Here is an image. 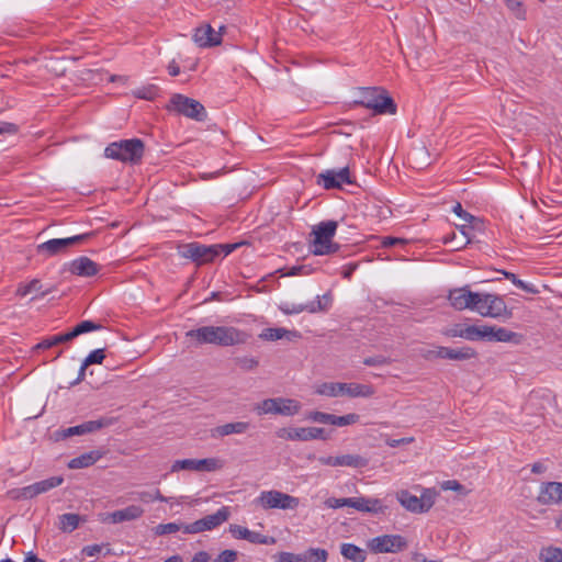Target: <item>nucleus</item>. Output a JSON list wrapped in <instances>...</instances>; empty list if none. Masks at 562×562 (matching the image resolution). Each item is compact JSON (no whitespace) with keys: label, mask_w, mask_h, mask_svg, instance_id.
<instances>
[{"label":"nucleus","mask_w":562,"mask_h":562,"mask_svg":"<svg viewBox=\"0 0 562 562\" xmlns=\"http://www.w3.org/2000/svg\"><path fill=\"white\" fill-rule=\"evenodd\" d=\"M229 532L235 539L247 540L254 544H274L276 539L273 537L265 536L256 531H251L246 527L239 525H231Z\"/></svg>","instance_id":"4be33fe9"},{"label":"nucleus","mask_w":562,"mask_h":562,"mask_svg":"<svg viewBox=\"0 0 562 562\" xmlns=\"http://www.w3.org/2000/svg\"><path fill=\"white\" fill-rule=\"evenodd\" d=\"M255 504L260 506L262 509H295L300 499L292 495L282 493L277 490L262 491L259 496L255 499Z\"/></svg>","instance_id":"423d86ee"},{"label":"nucleus","mask_w":562,"mask_h":562,"mask_svg":"<svg viewBox=\"0 0 562 562\" xmlns=\"http://www.w3.org/2000/svg\"><path fill=\"white\" fill-rule=\"evenodd\" d=\"M522 336L505 327L485 325V340L497 342L520 344Z\"/></svg>","instance_id":"5701e85b"},{"label":"nucleus","mask_w":562,"mask_h":562,"mask_svg":"<svg viewBox=\"0 0 562 562\" xmlns=\"http://www.w3.org/2000/svg\"><path fill=\"white\" fill-rule=\"evenodd\" d=\"M57 346L56 345V341H55V337L54 336H49V337H46L44 339H42L35 347L34 349L35 350H46V349H49V348H53Z\"/></svg>","instance_id":"69168bd1"},{"label":"nucleus","mask_w":562,"mask_h":562,"mask_svg":"<svg viewBox=\"0 0 562 562\" xmlns=\"http://www.w3.org/2000/svg\"><path fill=\"white\" fill-rule=\"evenodd\" d=\"M231 512L229 507L223 506L216 513L212 515H207L201 519H198L191 524H187L183 526L184 533H200L207 530H213L216 527L221 526L223 522L227 521L229 518Z\"/></svg>","instance_id":"1a4fd4ad"},{"label":"nucleus","mask_w":562,"mask_h":562,"mask_svg":"<svg viewBox=\"0 0 562 562\" xmlns=\"http://www.w3.org/2000/svg\"><path fill=\"white\" fill-rule=\"evenodd\" d=\"M235 364L243 371L249 372L259 366V359L251 356H240L234 359Z\"/></svg>","instance_id":"58836bf2"},{"label":"nucleus","mask_w":562,"mask_h":562,"mask_svg":"<svg viewBox=\"0 0 562 562\" xmlns=\"http://www.w3.org/2000/svg\"><path fill=\"white\" fill-rule=\"evenodd\" d=\"M406 243H407L406 239H403L400 237H392V236L383 237V239L381 241L383 247H393L396 245H405Z\"/></svg>","instance_id":"0e129e2a"},{"label":"nucleus","mask_w":562,"mask_h":562,"mask_svg":"<svg viewBox=\"0 0 562 562\" xmlns=\"http://www.w3.org/2000/svg\"><path fill=\"white\" fill-rule=\"evenodd\" d=\"M464 339L470 341L485 340V325H468L465 326Z\"/></svg>","instance_id":"c03bdc74"},{"label":"nucleus","mask_w":562,"mask_h":562,"mask_svg":"<svg viewBox=\"0 0 562 562\" xmlns=\"http://www.w3.org/2000/svg\"><path fill=\"white\" fill-rule=\"evenodd\" d=\"M363 363L369 367H380L384 364H389L390 360L384 356H374L364 358Z\"/></svg>","instance_id":"bf43d9fd"},{"label":"nucleus","mask_w":562,"mask_h":562,"mask_svg":"<svg viewBox=\"0 0 562 562\" xmlns=\"http://www.w3.org/2000/svg\"><path fill=\"white\" fill-rule=\"evenodd\" d=\"M69 271L79 277H93L99 272V266L88 257H79L70 262Z\"/></svg>","instance_id":"a878e982"},{"label":"nucleus","mask_w":562,"mask_h":562,"mask_svg":"<svg viewBox=\"0 0 562 562\" xmlns=\"http://www.w3.org/2000/svg\"><path fill=\"white\" fill-rule=\"evenodd\" d=\"M442 205H445L446 211H464L462 204L459 201L443 200Z\"/></svg>","instance_id":"338daca9"},{"label":"nucleus","mask_w":562,"mask_h":562,"mask_svg":"<svg viewBox=\"0 0 562 562\" xmlns=\"http://www.w3.org/2000/svg\"><path fill=\"white\" fill-rule=\"evenodd\" d=\"M168 109L198 122H203L207 116L206 110L201 102L180 93L171 97Z\"/></svg>","instance_id":"39448f33"},{"label":"nucleus","mask_w":562,"mask_h":562,"mask_svg":"<svg viewBox=\"0 0 562 562\" xmlns=\"http://www.w3.org/2000/svg\"><path fill=\"white\" fill-rule=\"evenodd\" d=\"M323 299L326 300V304H322L321 301H312L307 304H292L291 307L285 305L284 307H281V310L285 314H299L304 311H307L308 313L326 312L330 307L331 295L329 293L324 294Z\"/></svg>","instance_id":"b1692460"},{"label":"nucleus","mask_w":562,"mask_h":562,"mask_svg":"<svg viewBox=\"0 0 562 562\" xmlns=\"http://www.w3.org/2000/svg\"><path fill=\"white\" fill-rule=\"evenodd\" d=\"M355 104L373 110L378 114H395L396 104L386 90L379 87L360 88Z\"/></svg>","instance_id":"20e7f679"},{"label":"nucleus","mask_w":562,"mask_h":562,"mask_svg":"<svg viewBox=\"0 0 562 562\" xmlns=\"http://www.w3.org/2000/svg\"><path fill=\"white\" fill-rule=\"evenodd\" d=\"M305 562H326L328 552L321 548H310L304 553Z\"/></svg>","instance_id":"a19ab883"},{"label":"nucleus","mask_w":562,"mask_h":562,"mask_svg":"<svg viewBox=\"0 0 562 562\" xmlns=\"http://www.w3.org/2000/svg\"><path fill=\"white\" fill-rule=\"evenodd\" d=\"M536 499L540 505H560L562 503V482H542Z\"/></svg>","instance_id":"6ab92c4d"},{"label":"nucleus","mask_w":562,"mask_h":562,"mask_svg":"<svg viewBox=\"0 0 562 562\" xmlns=\"http://www.w3.org/2000/svg\"><path fill=\"white\" fill-rule=\"evenodd\" d=\"M181 256L191 259L198 265H203L216 258V248L213 247V245L207 246L199 243H190L183 247Z\"/></svg>","instance_id":"a211bd4d"},{"label":"nucleus","mask_w":562,"mask_h":562,"mask_svg":"<svg viewBox=\"0 0 562 562\" xmlns=\"http://www.w3.org/2000/svg\"><path fill=\"white\" fill-rule=\"evenodd\" d=\"M115 418L113 417H101L95 420H88L80 425L71 426L58 431L59 438L66 439L72 436H82L90 432L98 431L102 428L114 425Z\"/></svg>","instance_id":"2eb2a0df"},{"label":"nucleus","mask_w":562,"mask_h":562,"mask_svg":"<svg viewBox=\"0 0 562 562\" xmlns=\"http://www.w3.org/2000/svg\"><path fill=\"white\" fill-rule=\"evenodd\" d=\"M158 93L159 88L156 85H148L146 87H142L133 91L134 97L147 101L154 100L158 95Z\"/></svg>","instance_id":"79ce46f5"},{"label":"nucleus","mask_w":562,"mask_h":562,"mask_svg":"<svg viewBox=\"0 0 562 562\" xmlns=\"http://www.w3.org/2000/svg\"><path fill=\"white\" fill-rule=\"evenodd\" d=\"M504 2L517 19H526V9L521 0H504Z\"/></svg>","instance_id":"09e8293b"},{"label":"nucleus","mask_w":562,"mask_h":562,"mask_svg":"<svg viewBox=\"0 0 562 562\" xmlns=\"http://www.w3.org/2000/svg\"><path fill=\"white\" fill-rule=\"evenodd\" d=\"M316 183L326 190H331L341 189L344 184H352L353 181L349 168L344 167L339 170L328 169L321 172L316 177Z\"/></svg>","instance_id":"4468645a"},{"label":"nucleus","mask_w":562,"mask_h":562,"mask_svg":"<svg viewBox=\"0 0 562 562\" xmlns=\"http://www.w3.org/2000/svg\"><path fill=\"white\" fill-rule=\"evenodd\" d=\"M337 227L338 222L333 220L322 221L312 226L310 247L313 255H331L340 249V246L333 241Z\"/></svg>","instance_id":"f03ea898"},{"label":"nucleus","mask_w":562,"mask_h":562,"mask_svg":"<svg viewBox=\"0 0 562 562\" xmlns=\"http://www.w3.org/2000/svg\"><path fill=\"white\" fill-rule=\"evenodd\" d=\"M325 505L328 508H334V509L345 507V506L351 507V497H348V498L329 497L325 501Z\"/></svg>","instance_id":"6e6d98bb"},{"label":"nucleus","mask_w":562,"mask_h":562,"mask_svg":"<svg viewBox=\"0 0 562 562\" xmlns=\"http://www.w3.org/2000/svg\"><path fill=\"white\" fill-rule=\"evenodd\" d=\"M186 524H177V522H168V524H159L154 528V533L156 536H165L169 533H175L179 530L183 531V526Z\"/></svg>","instance_id":"de8ad7c7"},{"label":"nucleus","mask_w":562,"mask_h":562,"mask_svg":"<svg viewBox=\"0 0 562 562\" xmlns=\"http://www.w3.org/2000/svg\"><path fill=\"white\" fill-rule=\"evenodd\" d=\"M360 419V416L355 413H350L344 416H336L334 415L333 426L344 427L348 425H353L358 423Z\"/></svg>","instance_id":"8fccbe9b"},{"label":"nucleus","mask_w":562,"mask_h":562,"mask_svg":"<svg viewBox=\"0 0 562 562\" xmlns=\"http://www.w3.org/2000/svg\"><path fill=\"white\" fill-rule=\"evenodd\" d=\"M145 151L144 142L139 138L121 139L109 144L104 149V156L121 162L139 164Z\"/></svg>","instance_id":"7ed1b4c3"},{"label":"nucleus","mask_w":562,"mask_h":562,"mask_svg":"<svg viewBox=\"0 0 562 562\" xmlns=\"http://www.w3.org/2000/svg\"><path fill=\"white\" fill-rule=\"evenodd\" d=\"M442 488L443 490H450V491H454V492H458L460 494H464L465 493V487L460 484L458 481L456 480H449V481H446L442 483Z\"/></svg>","instance_id":"e2e57ef3"},{"label":"nucleus","mask_w":562,"mask_h":562,"mask_svg":"<svg viewBox=\"0 0 562 562\" xmlns=\"http://www.w3.org/2000/svg\"><path fill=\"white\" fill-rule=\"evenodd\" d=\"M476 351L472 347L461 348H449V347H437L434 350H429L426 355V359H449L456 361H464L476 357Z\"/></svg>","instance_id":"f3484780"},{"label":"nucleus","mask_w":562,"mask_h":562,"mask_svg":"<svg viewBox=\"0 0 562 562\" xmlns=\"http://www.w3.org/2000/svg\"><path fill=\"white\" fill-rule=\"evenodd\" d=\"M340 553L345 559L352 562H366L367 560L366 551L353 543H342Z\"/></svg>","instance_id":"2f4dec72"},{"label":"nucleus","mask_w":562,"mask_h":562,"mask_svg":"<svg viewBox=\"0 0 562 562\" xmlns=\"http://www.w3.org/2000/svg\"><path fill=\"white\" fill-rule=\"evenodd\" d=\"M58 519L59 529L64 532H72L78 528L80 521H86V519L80 515L74 513L63 514L58 517Z\"/></svg>","instance_id":"72a5a7b5"},{"label":"nucleus","mask_w":562,"mask_h":562,"mask_svg":"<svg viewBox=\"0 0 562 562\" xmlns=\"http://www.w3.org/2000/svg\"><path fill=\"white\" fill-rule=\"evenodd\" d=\"M293 333L285 329V328H266L262 330V333L259 335V337L263 340H279L284 337H288L289 335H292Z\"/></svg>","instance_id":"4c0bfd02"},{"label":"nucleus","mask_w":562,"mask_h":562,"mask_svg":"<svg viewBox=\"0 0 562 562\" xmlns=\"http://www.w3.org/2000/svg\"><path fill=\"white\" fill-rule=\"evenodd\" d=\"M368 459L359 456V454H344L339 456V467H348V468H366L368 465Z\"/></svg>","instance_id":"c9c22d12"},{"label":"nucleus","mask_w":562,"mask_h":562,"mask_svg":"<svg viewBox=\"0 0 562 562\" xmlns=\"http://www.w3.org/2000/svg\"><path fill=\"white\" fill-rule=\"evenodd\" d=\"M342 395L349 397H370L374 394V389L369 384L342 383Z\"/></svg>","instance_id":"7c9ffc66"},{"label":"nucleus","mask_w":562,"mask_h":562,"mask_svg":"<svg viewBox=\"0 0 562 562\" xmlns=\"http://www.w3.org/2000/svg\"><path fill=\"white\" fill-rule=\"evenodd\" d=\"M448 300L457 311L468 308L476 312V306L480 303V292H472L468 286L458 288L449 291Z\"/></svg>","instance_id":"ddd939ff"},{"label":"nucleus","mask_w":562,"mask_h":562,"mask_svg":"<svg viewBox=\"0 0 562 562\" xmlns=\"http://www.w3.org/2000/svg\"><path fill=\"white\" fill-rule=\"evenodd\" d=\"M308 419L315 423L333 425L334 414L314 411L308 414Z\"/></svg>","instance_id":"5fc2aeb1"},{"label":"nucleus","mask_w":562,"mask_h":562,"mask_svg":"<svg viewBox=\"0 0 562 562\" xmlns=\"http://www.w3.org/2000/svg\"><path fill=\"white\" fill-rule=\"evenodd\" d=\"M476 312L484 317L510 318L512 312L507 308L504 299L496 294L480 293V303Z\"/></svg>","instance_id":"6e6552de"},{"label":"nucleus","mask_w":562,"mask_h":562,"mask_svg":"<svg viewBox=\"0 0 562 562\" xmlns=\"http://www.w3.org/2000/svg\"><path fill=\"white\" fill-rule=\"evenodd\" d=\"M225 30L224 25L218 27V31H215L210 24H204L200 27L195 29L193 38L194 42L200 47H212L221 44L222 42V31Z\"/></svg>","instance_id":"aec40b11"},{"label":"nucleus","mask_w":562,"mask_h":562,"mask_svg":"<svg viewBox=\"0 0 562 562\" xmlns=\"http://www.w3.org/2000/svg\"><path fill=\"white\" fill-rule=\"evenodd\" d=\"M300 409L301 404L297 401L284 397L266 398L255 407L258 415L278 414L282 416H293L296 415Z\"/></svg>","instance_id":"0eeeda50"},{"label":"nucleus","mask_w":562,"mask_h":562,"mask_svg":"<svg viewBox=\"0 0 562 562\" xmlns=\"http://www.w3.org/2000/svg\"><path fill=\"white\" fill-rule=\"evenodd\" d=\"M364 207L367 210H375V211H382L383 209L391 211V209H392L390 201H382L378 198L367 199V203L364 204Z\"/></svg>","instance_id":"603ef678"},{"label":"nucleus","mask_w":562,"mask_h":562,"mask_svg":"<svg viewBox=\"0 0 562 562\" xmlns=\"http://www.w3.org/2000/svg\"><path fill=\"white\" fill-rule=\"evenodd\" d=\"M249 335L233 326H201L186 333L187 340L194 347L203 345H215L231 347L244 345L248 341Z\"/></svg>","instance_id":"f257e3e1"},{"label":"nucleus","mask_w":562,"mask_h":562,"mask_svg":"<svg viewBox=\"0 0 562 562\" xmlns=\"http://www.w3.org/2000/svg\"><path fill=\"white\" fill-rule=\"evenodd\" d=\"M144 514V509L137 505H130L123 509L115 510L112 513L105 514V517L102 521L111 522V524H120L123 521H131L142 517Z\"/></svg>","instance_id":"393cba45"},{"label":"nucleus","mask_w":562,"mask_h":562,"mask_svg":"<svg viewBox=\"0 0 562 562\" xmlns=\"http://www.w3.org/2000/svg\"><path fill=\"white\" fill-rule=\"evenodd\" d=\"M279 562H305L304 554H295L291 552H281L279 555Z\"/></svg>","instance_id":"13d9d810"},{"label":"nucleus","mask_w":562,"mask_h":562,"mask_svg":"<svg viewBox=\"0 0 562 562\" xmlns=\"http://www.w3.org/2000/svg\"><path fill=\"white\" fill-rule=\"evenodd\" d=\"M101 549L100 544L86 546L82 548L81 553L87 557H94L101 552Z\"/></svg>","instance_id":"774afa93"},{"label":"nucleus","mask_w":562,"mask_h":562,"mask_svg":"<svg viewBox=\"0 0 562 562\" xmlns=\"http://www.w3.org/2000/svg\"><path fill=\"white\" fill-rule=\"evenodd\" d=\"M238 558V552L235 550L226 549L222 551L215 559L214 562H235Z\"/></svg>","instance_id":"4d7b16f0"},{"label":"nucleus","mask_w":562,"mask_h":562,"mask_svg":"<svg viewBox=\"0 0 562 562\" xmlns=\"http://www.w3.org/2000/svg\"><path fill=\"white\" fill-rule=\"evenodd\" d=\"M312 272V268L310 266L301 265V266H294L289 269V271L285 273V276H307Z\"/></svg>","instance_id":"680f3d73"},{"label":"nucleus","mask_w":562,"mask_h":562,"mask_svg":"<svg viewBox=\"0 0 562 562\" xmlns=\"http://www.w3.org/2000/svg\"><path fill=\"white\" fill-rule=\"evenodd\" d=\"M277 436L285 440H301L308 441L314 439L327 440L329 436L324 428L318 427H288L280 428Z\"/></svg>","instance_id":"f8f14e48"},{"label":"nucleus","mask_w":562,"mask_h":562,"mask_svg":"<svg viewBox=\"0 0 562 562\" xmlns=\"http://www.w3.org/2000/svg\"><path fill=\"white\" fill-rule=\"evenodd\" d=\"M539 559L543 562H562V549L553 546L542 548Z\"/></svg>","instance_id":"e433bc0d"},{"label":"nucleus","mask_w":562,"mask_h":562,"mask_svg":"<svg viewBox=\"0 0 562 562\" xmlns=\"http://www.w3.org/2000/svg\"><path fill=\"white\" fill-rule=\"evenodd\" d=\"M397 501L405 509L412 513H423L419 497L411 494L408 491H400L397 493Z\"/></svg>","instance_id":"473e14b6"},{"label":"nucleus","mask_w":562,"mask_h":562,"mask_svg":"<svg viewBox=\"0 0 562 562\" xmlns=\"http://www.w3.org/2000/svg\"><path fill=\"white\" fill-rule=\"evenodd\" d=\"M457 218L462 220L463 224L454 223V226L460 231L464 238V245L469 244L472 239L473 231H483L484 222L482 218L474 216L472 213H454Z\"/></svg>","instance_id":"412c9836"},{"label":"nucleus","mask_w":562,"mask_h":562,"mask_svg":"<svg viewBox=\"0 0 562 562\" xmlns=\"http://www.w3.org/2000/svg\"><path fill=\"white\" fill-rule=\"evenodd\" d=\"M54 290H55V286H49V288L44 289L41 280L33 279L26 284L20 283L16 289V295L24 297L27 294H30L31 292L35 291L38 293L37 296L32 297V300H35L37 297H44V296L50 294Z\"/></svg>","instance_id":"c85d7f7f"},{"label":"nucleus","mask_w":562,"mask_h":562,"mask_svg":"<svg viewBox=\"0 0 562 562\" xmlns=\"http://www.w3.org/2000/svg\"><path fill=\"white\" fill-rule=\"evenodd\" d=\"M351 507L362 513L370 514H382L385 510V506L382 505L379 498L370 497H351Z\"/></svg>","instance_id":"cd10ccee"},{"label":"nucleus","mask_w":562,"mask_h":562,"mask_svg":"<svg viewBox=\"0 0 562 562\" xmlns=\"http://www.w3.org/2000/svg\"><path fill=\"white\" fill-rule=\"evenodd\" d=\"M222 468V461L216 458L177 460L171 467L172 472L180 470L212 472Z\"/></svg>","instance_id":"dca6fc26"},{"label":"nucleus","mask_w":562,"mask_h":562,"mask_svg":"<svg viewBox=\"0 0 562 562\" xmlns=\"http://www.w3.org/2000/svg\"><path fill=\"white\" fill-rule=\"evenodd\" d=\"M250 428L248 422H234L216 426L211 429V437L214 439L223 438L229 435H241Z\"/></svg>","instance_id":"bb28decb"},{"label":"nucleus","mask_w":562,"mask_h":562,"mask_svg":"<svg viewBox=\"0 0 562 562\" xmlns=\"http://www.w3.org/2000/svg\"><path fill=\"white\" fill-rule=\"evenodd\" d=\"M105 358L104 349H95L91 351L83 360V368H88L91 364H101Z\"/></svg>","instance_id":"3c124183"},{"label":"nucleus","mask_w":562,"mask_h":562,"mask_svg":"<svg viewBox=\"0 0 562 562\" xmlns=\"http://www.w3.org/2000/svg\"><path fill=\"white\" fill-rule=\"evenodd\" d=\"M14 499H31L38 495L34 484L24 486L22 488L13 490L10 492Z\"/></svg>","instance_id":"a18cd8bd"},{"label":"nucleus","mask_w":562,"mask_h":562,"mask_svg":"<svg viewBox=\"0 0 562 562\" xmlns=\"http://www.w3.org/2000/svg\"><path fill=\"white\" fill-rule=\"evenodd\" d=\"M103 456V452L100 450H91L89 452H85L79 457L71 459L68 463L69 469H83L94 464L99 461Z\"/></svg>","instance_id":"c756f323"},{"label":"nucleus","mask_w":562,"mask_h":562,"mask_svg":"<svg viewBox=\"0 0 562 562\" xmlns=\"http://www.w3.org/2000/svg\"><path fill=\"white\" fill-rule=\"evenodd\" d=\"M245 244H246V241H239V243H233V244H216V245H213V247L216 248V257H218L222 254L224 256H227Z\"/></svg>","instance_id":"864d4df0"},{"label":"nucleus","mask_w":562,"mask_h":562,"mask_svg":"<svg viewBox=\"0 0 562 562\" xmlns=\"http://www.w3.org/2000/svg\"><path fill=\"white\" fill-rule=\"evenodd\" d=\"M92 233H85L67 238H53L37 246V252L46 256H56L66 252L70 247L87 240Z\"/></svg>","instance_id":"9d476101"},{"label":"nucleus","mask_w":562,"mask_h":562,"mask_svg":"<svg viewBox=\"0 0 562 562\" xmlns=\"http://www.w3.org/2000/svg\"><path fill=\"white\" fill-rule=\"evenodd\" d=\"M64 479L61 476H52L49 479L35 482L34 485L36 487V491L40 494L46 493L50 491L52 488H55L59 486L63 483Z\"/></svg>","instance_id":"ea45409f"},{"label":"nucleus","mask_w":562,"mask_h":562,"mask_svg":"<svg viewBox=\"0 0 562 562\" xmlns=\"http://www.w3.org/2000/svg\"><path fill=\"white\" fill-rule=\"evenodd\" d=\"M445 335L448 337H465V326L462 324H456L451 328L445 331Z\"/></svg>","instance_id":"052dcab7"},{"label":"nucleus","mask_w":562,"mask_h":562,"mask_svg":"<svg viewBox=\"0 0 562 562\" xmlns=\"http://www.w3.org/2000/svg\"><path fill=\"white\" fill-rule=\"evenodd\" d=\"M368 547L374 553H396L407 548V541L401 535H383L372 538Z\"/></svg>","instance_id":"9b49d317"},{"label":"nucleus","mask_w":562,"mask_h":562,"mask_svg":"<svg viewBox=\"0 0 562 562\" xmlns=\"http://www.w3.org/2000/svg\"><path fill=\"white\" fill-rule=\"evenodd\" d=\"M342 383L340 382H325L317 386L316 393L329 397H337L342 395Z\"/></svg>","instance_id":"f704fd0d"},{"label":"nucleus","mask_w":562,"mask_h":562,"mask_svg":"<svg viewBox=\"0 0 562 562\" xmlns=\"http://www.w3.org/2000/svg\"><path fill=\"white\" fill-rule=\"evenodd\" d=\"M102 328V325L101 324H98V323H94L92 321H82L80 322L79 324H77L72 329V334L76 337L82 335V334H86V333H90V331H93V330H99Z\"/></svg>","instance_id":"37998d69"},{"label":"nucleus","mask_w":562,"mask_h":562,"mask_svg":"<svg viewBox=\"0 0 562 562\" xmlns=\"http://www.w3.org/2000/svg\"><path fill=\"white\" fill-rule=\"evenodd\" d=\"M437 492L431 488H426L419 496L423 513H427L435 504Z\"/></svg>","instance_id":"49530a36"}]
</instances>
